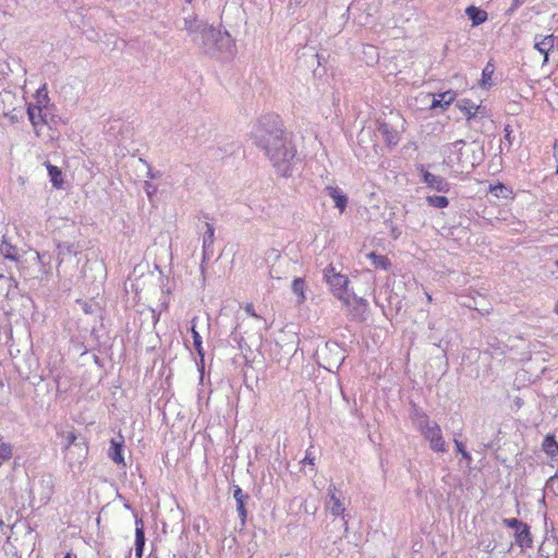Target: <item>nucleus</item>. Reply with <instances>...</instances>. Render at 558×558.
Instances as JSON below:
<instances>
[{"label":"nucleus","instance_id":"nucleus-1","mask_svg":"<svg viewBox=\"0 0 558 558\" xmlns=\"http://www.w3.org/2000/svg\"><path fill=\"white\" fill-rule=\"evenodd\" d=\"M253 143L264 151L277 174L290 177L299 161L296 147L277 114L263 116L251 131Z\"/></svg>","mask_w":558,"mask_h":558},{"label":"nucleus","instance_id":"nucleus-2","mask_svg":"<svg viewBox=\"0 0 558 558\" xmlns=\"http://www.w3.org/2000/svg\"><path fill=\"white\" fill-rule=\"evenodd\" d=\"M193 41L209 56L222 52L232 54L234 50V41L227 31H220L207 24L197 36L193 37Z\"/></svg>","mask_w":558,"mask_h":558},{"label":"nucleus","instance_id":"nucleus-3","mask_svg":"<svg viewBox=\"0 0 558 558\" xmlns=\"http://www.w3.org/2000/svg\"><path fill=\"white\" fill-rule=\"evenodd\" d=\"M417 427L424 438L429 442L432 450L436 452L447 451L440 426L436 422H432L426 414H422L417 418Z\"/></svg>","mask_w":558,"mask_h":558},{"label":"nucleus","instance_id":"nucleus-4","mask_svg":"<svg viewBox=\"0 0 558 558\" xmlns=\"http://www.w3.org/2000/svg\"><path fill=\"white\" fill-rule=\"evenodd\" d=\"M324 278L329 284L332 294L341 301L344 306H351V298L348 293L349 279L344 275L337 272L332 265L325 268Z\"/></svg>","mask_w":558,"mask_h":558},{"label":"nucleus","instance_id":"nucleus-5","mask_svg":"<svg viewBox=\"0 0 558 558\" xmlns=\"http://www.w3.org/2000/svg\"><path fill=\"white\" fill-rule=\"evenodd\" d=\"M54 490V481L51 475H43L36 483L33 484L32 494L34 498L38 496L40 505H47L51 499Z\"/></svg>","mask_w":558,"mask_h":558},{"label":"nucleus","instance_id":"nucleus-6","mask_svg":"<svg viewBox=\"0 0 558 558\" xmlns=\"http://www.w3.org/2000/svg\"><path fill=\"white\" fill-rule=\"evenodd\" d=\"M326 509L333 517H343L345 512L343 493L335 484H330L327 489Z\"/></svg>","mask_w":558,"mask_h":558},{"label":"nucleus","instance_id":"nucleus-7","mask_svg":"<svg viewBox=\"0 0 558 558\" xmlns=\"http://www.w3.org/2000/svg\"><path fill=\"white\" fill-rule=\"evenodd\" d=\"M267 264H269V277L271 279L280 280L286 277L284 264L278 250L270 248L266 252L265 257Z\"/></svg>","mask_w":558,"mask_h":558},{"label":"nucleus","instance_id":"nucleus-8","mask_svg":"<svg viewBox=\"0 0 558 558\" xmlns=\"http://www.w3.org/2000/svg\"><path fill=\"white\" fill-rule=\"evenodd\" d=\"M418 170L422 181L428 189L439 193H448L450 191V183L445 178L427 171L423 165L420 166Z\"/></svg>","mask_w":558,"mask_h":558},{"label":"nucleus","instance_id":"nucleus-9","mask_svg":"<svg viewBox=\"0 0 558 558\" xmlns=\"http://www.w3.org/2000/svg\"><path fill=\"white\" fill-rule=\"evenodd\" d=\"M27 114L31 123L35 129L39 125H48L50 129L56 128L57 125H50V121L48 120V107L47 106H29L27 108Z\"/></svg>","mask_w":558,"mask_h":558},{"label":"nucleus","instance_id":"nucleus-10","mask_svg":"<svg viewBox=\"0 0 558 558\" xmlns=\"http://www.w3.org/2000/svg\"><path fill=\"white\" fill-rule=\"evenodd\" d=\"M465 145L463 140L456 141L446 147L445 163L450 167L460 165L462 162V148Z\"/></svg>","mask_w":558,"mask_h":558},{"label":"nucleus","instance_id":"nucleus-11","mask_svg":"<svg viewBox=\"0 0 558 558\" xmlns=\"http://www.w3.org/2000/svg\"><path fill=\"white\" fill-rule=\"evenodd\" d=\"M556 38L553 35H536L534 37V48L544 54L543 63L548 62V53L555 47Z\"/></svg>","mask_w":558,"mask_h":558},{"label":"nucleus","instance_id":"nucleus-12","mask_svg":"<svg viewBox=\"0 0 558 558\" xmlns=\"http://www.w3.org/2000/svg\"><path fill=\"white\" fill-rule=\"evenodd\" d=\"M325 193L333 201L335 207L342 214L348 206V196L337 186L328 185L325 187Z\"/></svg>","mask_w":558,"mask_h":558},{"label":"nucleus","instance_id":"nucleus-13","mask_svg":"<svg viewBox=\"0 0 558 558\" xmlns=\"http://www.w3.org/2000/svg\"><path fill=\"white\" fill-rule=\"evenodd\" d=\"M206 23L197 20L194 15L185 16L182 20V25L178 24V28L181 31H186L191 36L195 37L199 34L203 27H205Z\"/></svg>","mask_w":558,"mask_h":558},{"label":"nucleus","instance_id":"nucleus-14","mask_svg":"<svg viewBox=\"0 0 558 558\" xmlns=\"http://www.w3.org/2000/svg\"><path fill=\"white\" fill-rule=\"evenodd\" d=\"M378 133L389 146H396L399 143V132L395 130L389 123L379 122Z\"/></svg>","mask_w":558,"mask_h":558},{"label":"nucleus","instance_id":"nucleus-15","mask_svg":"<svg viewBox=\"0 0 558 558\" xmlns=\"http://www.w3.org/2000/svg\"><path fill=\"white\" fill-rule=\"evenodd\" d=\"M124 444L123 436L119 435V438L111 439L110 441V448L108 450V457L117 464L125 465L124 463V457L122 453V447Z\"/></svg>","mask_w":558,"mask_h":558},{"label":"nucleus","instance_id":"nucleus-16","mask_svg":"<svg viewBox=\"0 0 558 558\" xmlns=\"http://www.w3.org/2000/svg\"><path fill=\"white\" fill-rule=\"evenodd\" d=\"M233 498L236 501V511L239 517L244 523L246 520L245 501L248 499V495L245 494L239 486H235L233 490Z\"/></svg>","mask_w":558,"mask_h":558},{"label":"nucleus","instance_id":"nucleus-17","mask_svg":"<svg viewBox=\"0 0 558 558\" xmlns=\"http://www.w3.org/2000/svg\"><path fill=\"white\" fill-rule=\"evenodd\" d=\"M456 98V93L447 90L434 96L430 108H442L446 109Z\"/></svg>","mask_w":558,"mask_h":558},{"label":"nucleus","instance_id":"nucleus-18","mask_svg":"<svg viewBox=\"0 0 558 558\" xmlns=\"http://www.w3.org/2000/svg\"><path fill=\"white\" fill-rule=\"evenodd\" d=\"M465 14L472 21L473 26H478L487 20V12L475 5L468 7Z\"/></svg>","mask_w":558,"mask_h":558},{"label":"nucleus","instance_id":"nucleus-19","mask_svg":"<svg viewBox=\"0 0 558 558\" xmlns=\"http://www.w3.org/2000/svg\"><path fill=\"white\" fill-rule=\"evenodd\" d=\"M135 555L137 558H142L144 545H145V534H144V526L142 520L135 521Z\"/></svg>","mask_w":558,"mask_h":558},{"label":"nucleus","instance_id":"nucleus-20","mask_svg":"<svg viewBox=\"0 0 558 558\" xmlns=\"http://www.w3.org/2000/svg\"><path fill=\"white\" fill-rule=\"evenodd\" d=\"M515 542L521 548L532 546V537L527 524H523V526L515 532Z\"/></svg>","mask_w":558,"mask_h":558},{"label":"nucleus","instance_id":"nucleus-21","mask_svg":"<svg viewBox=\"0 0 558 558\" xmlns=\"http://www.w3.org/2000/svg\"><path fill=\"white\" fill-rule=\"evenodd\" d=\"M1 255L10 260L16 262L19 260V251L16 246L12 245L4 236L0 245Z\"/></svg>","mask_w":558,"mask_h":558},{"label":"nucleus","instance_id":"nucleus-22","mask_svg":"<svg viewBox=\"0 0 558 558\" xmlns=\"http://www.w3.org/2000/svg\"><path fill=\"white\" fill-rule=\"evenodd\" d=\"M198 318L194 316L191 320V332L193 337V344L197 352V354L201 356V360H204V350H203V341L199 332L196 330V323Z\"/></svg>","mask_w":558,"mask_h":558},{"label":"nucleus","instance_id":"nucleus-23","mask_svg":"<svg viewBox=\"0 0 558 558\" xmlns=\"http://www.w3.org/2000/svg\"><path fill=\"white\" fill-rule=\"evenodd\" d=\"M58 248V267L64 262L66 256L76 255L77 251L71 243H59Z\"/></svg>","mask_w":558,"mask_h":558},{"label":"nucleus","instance_id":"nucleus-24","mask_svg":"<svg viewBox=\"0 0 558 558\" xmlns=\"http://www.w3.org/2000/svg\"><path fill=\"white\" fill-rule=\"evenodd\" d=\"M292 291L296 295V303L303 304L306 300L305 296V281L302 278H295L292 282Z\"/></svg>","mask_w":558,"mask_h":558},{"label":"nucleus","instance_id":"nucleus-25","mask_svg":"<svg viewBox=\"0 0 558 558\" xmlns=\"http://www.w3.org/2000/svg\"><path fill=\"white\" fill-rule=\"evenodd\" d=\"M205 232L203 235V250L204 253H207L208 250L213 246L215 240V228L211 223L205 222Z\"/></svg>","mask_w":558,"mask_h":558},{"label":"nucleus","instance_id":"nucleus-26","mask_svg":"<svg viewBox=\"0 0 558 558\" xmlns=\"http://www.w3.org/2000/svg\"><path fill=\"white\" fill-rule=\"evenodd\" d=\"M366 257L372 260L373 266L376 268L387 270L391 265L386 256L378 255L375 252L367 253Z\"/></svg>","mask_w":558,"mask_h":558},{"label":"nucleus","instance_id":"nucleus-27","mask_svg":"<svg viewBox=\"0 0 558 558\" xmlns=\"http://www.w3.org/2000/svg\"><path fill=\"white\" fill-rule=\"evenodd\" d=\"M543 450L551 458L558 456V442L553 435H547L543 440Z\"/></svg>","mask_w":558,"mask_h":558},{"label":"nucleus","instance_id":"nucleus-28","mask_svg":"<svg viewBox=\"0 0 558 558\" xmlns=\"http://www.w3.org/2000/svg\"><path fill=\"white\" fill-rule=\"evenodd\" d=\"M353 302H354V306L351 311V315L354 319H360V318H362V316L367 307V302H366V300L359 298L356 295H353Z\"/></svg>","mask_w":558,"mask_h":558},{"label":"nucleus","instance_id":"nucleus-29","mask_svg":"<svg viewBox=\"0 0 558 558\" xmlns=\"http://www.w3.org/2000/svg\"><path fill=\"white\" fill-rule=\"evenodd\" d=\"M47 170L52 185L56 189H61L63 183L61 170L57 166L52 165H48Z\"/></svg>","mask_w":558,"mask_h":558},{"label":"nucleus","instance_id":"nucleus-30","mask_svg":"<svg viewBox=\"0 0 558 558\" xmlns=\"http://www.w3.org/2000/svg\"><path fill=\"white\" fill-rule=\"evenodd\" d=\"M494 71H495L494 64L488 62L482 71V81H481L482 87L487 88V87L492 86V76L494 74Z\"/></svg>","mask_w":558,"mask_h":558},{"label":"nucleus","instance_id":"nucleus-31","mask_svg":"<svg viewBox=\"0 0 558 558\" xmlns=\"http://www.w3.org/2000/svg\"><path fill=\"white\" fill-rule=\"evenodd\" d=\"M37 258H38V262L40 263V265L43 267V272L45 275L51 274L52 256L49 253L44 252V253H37Z\"/></svg>","mask_w":558,"mask_h":558},{"label":"nucleus","instance_id":"nucleus-32","mask_svg":"<svg viewBox=\"0 0 558 558\" xmlns=\"http://www.w3.org/2000/svg\"><path fill=\"white\" fill-rule=\"evenodd\" d=\"M426 202L429 206L435 208H446L449 205V201L446 196L432 195L426 197Z\"/></svg>","mask_w":558,"mask_h":558},{"label":"nucleus","instance_id":"nucleus-33","mask_svg":"<svg viewBox=\"0 0 558 558\" xmlns=\"http://www.w3.org/2000/svg\"><path fill=\"white\" fill-rule=\"evenodd\" d=\"M459 108L462 112H464L468 119H471L472 117H475L478 106H476L474 102L470 100H463L459 105Z\"/></svg>","mask_w":558,"mask_h":558},{"label":"nucleus","instance_id":"nucleus-34","mask_svg":"<svg viewBox=\"0 0 558 558\" xmlns=\"http://www.w3.org/2000/svg\"><path fill=\"white\" fill-rule=\"evenodd\" d=\"M504 524L508 527H511V529H514L515 532L521 529L523 526V522L519 521L518 519L515 518H510V519H504Z\"/></svg>","mask_w":558,"mask_h":558},{"label":"nucleus","instance_id":"nucleus-35","mask_svg":"<svg viewBox=\"0 0 558 558\" xmlns=\"http://www.w3.org/2000/svg\"><path fill=\"white\" fill-rule=\"evenodd\" d=\"M143 189L149 198H151L157 193V186L150 181H145Z\"/></svg>","mask_w":558,"mask_h":558},{"label":"nucleus","instance_id":"nucleus-36","mask_svg":"<svg viewBox=\"0 0 558 558\" xmlns=\"http://www.w3.org/2000/svg\"><path fill=\"white\" fill-rule=\"evenodd\" d=\"M504 192H507V189L502 184H498V185L492 187V193H494V195H496V196L504 195Z\"/></svg>","mask_w":558,"mask_h":558},{"label":"nucleus","instance_id":"nucleus-37","mask_svg":"<svg viewBox=\"0 0 558 558\" xmlns=\"http://www.w3.org/2000/svg\"><path fill=\"white\" fill-rule=\"evenodd\" d=\"M244 310H245V312H246L250 316H252V317H254V318H260V316H259V315H257V314L255 313L253 304H251V303L246 304V305H245V307H244Z\"/></svg>","mask_w":558,"mask_h":558},{"label":"nucleus","instance_id":"nucleus-38","mask_svg":"<svg viewBox=\"0 0 558 558\" xmlns=\"http://www.w3.org/2000/svg\"><path fill=\"white\" fill-rule=\"evenodd\" d=\"M480 546L483 547V550L486 551V553H492L495 548V546L493 545V543L489 541L487 543H485L484 541L480 543Z\"/></svg>","mask_w":558,"mask_h":558},{"label":"nucleus","instance_id":"nucleus-39","mask_svg":"<svg viewBox=\"0 0 558 558\" xmlns=\"http://www.w3.org/2000/svg\"><path fill=\"white\" fill-rule=\"evenodd\" d=\"M315 457L310 452L306 451L305 458L303 459L304 463L314 464Z\"/></svg>","mask_w":558,"mask_h":558},{"label":"nucleus","instance_id":"nucleus-40","mask_svg":"<svg viewBox=\"0 0 558 558\" xmlns=\"http://www.w3.org/2000/svg\"><path fill=\"white\" fill-rule=\"evenodd\" d=\"M454 445L458 452L462 453L465 450V447L462 441L454 439Z\"/></svg>","mask_w":558,"mask_h":558},{"label":"nucleus","instance_id":"nucleus-41","mask_svg":"<svg viewBox=\"0 0 558 558\" xmlns=\"http://www.w3.org/2000/svg\"><path fill=\"white\" fill-rule=\"evenodd\" d=\"M505 132H506V135H505V141H507L509 143V145H511V130L509 129V125H507L505 128Z\"/></svg>","mask_w":558,"mask_h":558},{"label":"nucleus","instance_id":"nucleus-42","mask_svg":"<svg viewBox=\"0 0 558 558\" xmlns=\"http://www.w3.org/2000/svg\"><path fill=\"white\" fill-rule=\"evenodd\" d=\"M461 456H462V459H464L468 463H471V461H472V457H471V454H470V452H469V451L464 450V451L461 453Z\"/></svg>","mask_w":558,"mask_h":558},{"label":"nucleus","instance_id":"nucleus-43","mask_svg":"<svg viewBox=\"0 0 558 558\" xmlns=\"http://www.w3.org/2000/svg\"><path fill=\"white\" fill-rule=\"evenodd\" d=\"M48 120L50 121V125H56L57 119L53 114L50 113L49 109H48Z\"/></svg>","mask_w":558,"mask_h":558},{"label":"nucleus","instance_id":"nucleus-44","mask_svg":"<svg viewBox=\"0 0 558 558\" xmlns=\"http://www.w3.org/2000/svg\"><path fill=\"white\" fill-rule=\"evenodd\" d=\"M554 157H555L556 161L558 162V141H556L554 144Z\"/></svg>","mask_w":558,"mask_h":558},{"label":"nucleus","instance_id":"nucleus-45","mask_svg":"<svg viewBox=\"0 0 558 558\" xmlns=\"http://www.w3.org/2000/svg\"><path fill=\"white\" fill-rule=\"evenodd\" d=\"M523 2H524V0H513V1H512V7H511V9H517V8H518V7H520Z\"/></svg>","mask_w":558,"mask_h":558},{"label":"nucleus","instance_id":"nucleus-46","mask_svg":"<svg viewBox=\"0 0 558 558\" xmlns=\"http://www.w3.org/2000/svg\"><path fill=\"white\" fill-rule=\"evenodd\" d=\"M76 437L74 434H69L68 436V440H69V445L73 444L75 441Z\"/></svg>","mask_w":558,"mask_h":558},{"label":"nucleus","instance_id":"nucleus-47","mask_svg":"<svg viewBox=\"0 0 558 558\" xmlns=\"http://www.w3.org/2000/svg\"><path fill=\"white\" fill-rule=\"evenodd\" d=\"M424 293H425V296H426V299H427V302H429V303H430V302L433 301L432 295H430L428 292H424Z\"/></svg>","mask_w":558,"mask_h":558},{"label":"nucleus","instance_id":"nucleus-48","mask_svg":"<svg viewBox=\"0 0 558 558\" xmlns=\"http://www.w3.org/2000/svg\"><path fill=\"white\" fill-rule=\"evenodd\" d=\"M148 178H150V179H155V178H156V174L149 170V171H148Z\"/></svg>","mask_w":558,"mask_h":558},{"label":"nucleus","instance_id":"nucleus-49","mask_svg":"<svg viewBox=\"0 0 558 558\" xmlns=\"http://www.w3.org/2000/svg\"><path fill=\"white\" fill-rule=\"evenodd\" d=\"M302 1H303V0H291V3H293V2H294L295 4H298V5H299V4H301V3H302Z\"/></svg>","mask_w":558,"mask_h":558},{"label":"nucleus","instance_id":"nucleus-50","mask_svg":"<svg viewBox=\"0 0 558 558\" xmlns=\"http://www.w3.org/2000/svg\"><path fill=\"white\" fill-rule=\"evenodd\" d=\"M54 381H56V384H57V387L59 388V387H60V380H59V377H56V378H54Z\"/></svg>","mask_w":558,"mask_h":558},{"label":"nucleus","instance_id":"nucleus-51","mask_svg":"<svg viewBox=\"0 0 558 558\" xmlns=\"http://www.w3.org/2000/svg\"><path fill=\"white\" fill-rule=\"evenodd\" d=\"M64 558H75V557H73L70 553H68V554L64 556Z\"/></svg>","mask_w":558,"mask_h":558},{"label":"nucleus","instance_id":"nucleus-52","mask_svg":"<svg viewBox=\"0 0 558 558\" xmlns=\"http://www.w3.org/2000/svg\"><path fill=\"white\" fill-rule=\"evenodd\" d=\"M44 100H48L47 94L44 95Z\"/></svg>","mask_w":558,"mask_h":558},{"label":"nucleus","instance_id":"nucleus-53","mask_svg":"<svg viewBox=\"0 0 558 558\" xmlns=\"http://www.w3.org/2000/svg\"><path fill=\"white\" fill-rule=\"evenodd\" d=\"M43 90H45V87H41V89L38 90V94H40Z\"/></svg>","mask_w":558,"mask_h":558},{"label":"nucleus","instance_id":"nucleus-54","mask_svg":"<svg viewBox=\"0 0 558 558\" xmlns=\"http://www.w3.org/2000/svg\"><path fill=\"white\" fill-rule=\"evenodd\" d=\"M555 312L558 314V303L556 305Z\"/></svg>","mask_w":558,"mask_h":558},{"label":"nucleus","instance_id":"nucleus-55","mask_svg":"<svg viewBox=\"0 0 558 558\" xmlns=\"http://www.w3.org/2000/svg\"><path fill=\"white\" fill-rule=\"evenodd\" d=\"M185 2L191 3V2H192V0H185Z\"/></svg>","mask_w":558,"mask_h":558},{"label":"nucleus","instance_id":"nucleus-56","mask_svg":"<svg viewBox=\"0 0 558 558\" xmlns=\"http://www.w3.org/2000/svg\"><path fill=\"white\" fill-rule=\"evenodd\" d=\"M556 173L558 174V162H557V169H556Z\"/></svg>","mask_w":558,"mask_h":558},{"label":"nucleus","instance_id":"nucleus-57","mask_svg":"<svg viewBox=\"0 0 558 558\" xmlns=\"http://www.w3.org/2000/svg\"><path fill=\"white\" fill-rule=\"evenodd\" d=\"M556 266L558 267V259L556 260Z\"/></svg>","mask_w":558,"mask_h":558},{"label":"nucleus","instance_id":"nucleus-58","mask_svg":"<svg viewBox=\"0 0 558 558\" xmlns=\"http://www.w3.org/2000/svg\"><path fill=\"white\" fill-rule=\"evenodd\" d=\"M546 558H549V556H546Z\"/></svg>","mask_w":558,"mask_h":558}]
</instances>
